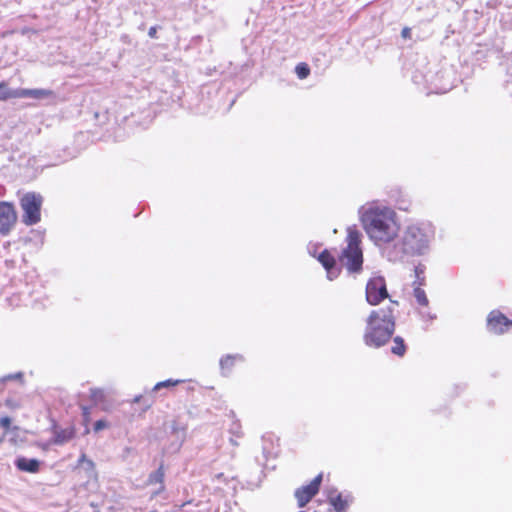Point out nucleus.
Instances as JSON below:
<instances>
[{
	"mask_svg": "<svg viewBox=\"0 0 512 512\" xmlns=\"http://www.w3.org/2000/svg\"><path fill=\"white\" fill-rule=\"evenodd\" d=\"M363 229L377 245L393 241L399 233L397 215L387 206L372 204L361 215Z\"/></svg>",
	"mask_w": 512,
	"mask_h": 512,
	"instance_id": "nucleus-1",
	"label": "nucleus"
},
{
	"mask_svg": "<svg viewBox=\"0 0 512 512\" xmlns=\"http://www.w3.org/2000/svg\"><path fill=\"white\" fill-rule=\"evenodd\" d=\"M397 301L372 310L366 318L363 341L368 347L380 348L392 338L396 328Z\"/></svg>",
	"mask_w": 512,
	"mask_h": 512,
	"instance_id": "nucleus-2",
	"label": "nucleus"
},
{
	"mask_svg": "<svg viewBox=\"0 0 512 512\" xmlns=\"http://www.w3.org/2000/svg\"><path fill=\"white\" fill-rule=\"evenodd\" d=\"M361 234L356 229H349L346 236V247L339 255V261L349 273H360L363 265V252L360 246Z\"/></svg>",
	"mask_w": 512,
	"mask_h": 512,
	"instance_id": "nucleus-3",
	"label": "nucleus"
},
{
	"mask_svg": "<svg viewBox=\"0 0 512 512\" xmlns=\"http://www.w3.org/2000/svg\"><path fill=\"white\" fill-rule=\"evenodd\" d=\"M434 231L429 225H411L403 237V249L409 254H422L433 238Z\"/></svg>",
	"mask_w": 512,
	"mask_h": 512,
	"instance_id": "nucleus-4",
	"label": "nucleus"
},
{
	"mask_svg": "<svg viewBox=\"0 0 512 512\" xmlns=\"http://www.w3.org/2000/svg\"><path fill=\"white\" fill-rule=\"evenodd\" d=\"M43 202V196L34 191L26 192L19 198L21 221L24 225L34 226L41 221Z\"/></svg>",
	"mask_w": 512,
	"mask_h": 512,
	"instance_id": "nucleus-5",
	"label": "nucleus"
},
{
	"mask_svg": "<svg viewBox=\"0 0 512 512\" xmlns=\"http://www.w3.org/2000/svg\"><path fill=\"white\" fill-rule=\"evenodd\" d=\"M366 300L370 305L376 306L389 297L384 277L376 276L366 284Z\"/></svg>",
	"mask_w": 512,
	"mask_h": 512,
	"instance_id": "nucleus-6",
	"label": "nucleus"
},
{
	"mask_svg": "<svg viewBox=\"0 0 512 512\" xmlns=\"http://www.w3.org/2000/svg\"><path fill=\"white\" fill-rule=\"evenodd\" d=\"M17 212L11 202L0 201V236H8L17 223Z\"/></svg>",
	"mask_w": 512,
	"mask_h": 512,
	"instance_id": "nucleus-7",
	"label": "nucleus"
},
{
	"mask_svg": "<svg viewBox=\"0 0 512 512\" xmlns=\"http://www.w3.org/2000/svg\"><path fill=\"white\" fill-rule=\"evenodd\" d=\"M322 479L323 475L320 473L309 484L295 490L294 495L299 508L305 507L319 492Z\"/></svg>",
	"mask_w": 512,
	"mask_h": 512,
	"instance_id": "nucleus-8",
	"label": "nucleus"
},
{
	"mask_svg": "<svg viewBox=\"0 0 512 512\" xmlns=\"http://www.w3.org/2000/svg\"><path fill=\"white\" fill-rule=\"evenodd\" d=\"M486 325L490 333L501 335L512 328V320L495 309L488 314Z\"/></svg>",
	"mask_w": 512,
	"mask_h": 512,
	"instance_id": "nucleus-9",
	"label": "nucleus"
},
{
	"mask_svg": "<svg viewBox=\"0 0 512 512\" xmlns=\"http://www.w3.org/2000/svg\"><path fill=\"white\" fill-rule=\"evenodd\" d=\"M51 91L45 89H16L7 90L5 93L0 94V101H6L11 98H44L50 96Z\"/></svg>",
	"mask_w": 512,
	"mask_h": 512,
	"instance_id": "nucleus-10",
	"label": "nucleus"
},
{
	"mask_svg": "<svg viewBox=\"0 0 512 512\" xmlns=\"http://www.w3.org/2000/svg\"><path fill=\"white\" fill-rule=\"evenodd\" d=\"M317 259L322 264V266L325 268V270L327 272V276L330 280H333L336 277H338V275L340 273V269L336 265L335 256L328 249H324L318 255Z\"/></svg>",
	"mask_w": 512,
	"mask_h": 512,
	"instance_id": "nucleus-11",
	"label": "nucleus"
},
{
	"mask_svg": "<svg viewBox=\"0 0 512 512\" xmlns=\"http://www.w3.org/2000/svg\"><path fill=\"white\" fill-rule=\"evenodd\" d=\"M329 504L336 512H348L352 497L349 494H342L337 490H331L327 496Z\"/></svg>",
	"mask_w": 512,
	"mask_h": 512,
	"instance_id": "nucleus-12",
	"label": "nucleus"
},
{
	"mask_svg": "<svg viewBox=\"0 0 512 512\" xmlns=\"http://www.w3.org/2000/svg\"><path fill=\"white\" fill-rule=\"evenodd\" d=\"M15 466L18 470L28 473H37L40 470L39 460L26 457H18L15 461Z\"/></svg>",
	"mask_w": 512,
	"mask_h": 512,
	"instance_id": "nucleus-13",
	"label": "nucleus"
},
{
	"mask_svg": "<svg viewBox=\"0 0 512 512\" xmlns=\"http://www.w3.org/2000/svg\"><path fill=\"white\" fill-rule=\"evenodd\" d=\"M243 357L241 355H226L221 358L220 366L223 374H229L233 368L243 362Z\"/></svg>",
	"mask_w": 512,
	"mask_h": 512,
	"instance_id": "nucleus-14",
	"label": "nucleus"
},
{
	"mask_svg": "<svg viewBox=\"0 0 512 512\" xmlns=\"http://www.w3.org/2000/svg\"><path fill=\"white\" fill-rule=\"evenodd\" d=\"M76 435V428L74 425H69L65 428L56 430L55 443L63 444L72 440Z\"/></svg>",
	"mask_w": 512,
	"mask_h": 512,
	"instance_id": "nucleus-15",
	"label": "nucleus"
},
{
	"mask_svg": "<svg viewBox=\"0 0 512 512\" xmlns=\"http://www.w3.org/2000/svg\"><path fill=\"white\" fill-rule=\"evenodd\" d=\"M425 284V278H422L420 282H417V285L414 287L413 295L418 303V305L422 307H427L429 304L428 297L422 286Z\"/></svg>",
	"mask_w": 512,
	"mask_h": 512,
	"instance_id": "nucleus-16",
	"label": "nucleus"
},
{
	"mask_svg": "<svg viewBox=\"0 0 512 512\" xmlns=\"http://www.w3.org/2000/svg\"><path fill=\"white\" fill-rule=\"evenodd\" d=\"M407 346L402 337L396 336L393 338V343L391 346V353L397 357H403L406 353Z\"/></svg>",
	"mask_w": 512,
	"mask_h": 512,
	"instance_id": "nucleus-17",
	"label": "nucleus"
},
{
	"mask_svg": "<svg viewBox=\"0 0 512 512\" xmlns=\"http://www.w3.org/2000/svg\"><path fill=\"white\" fill-rule=\"evenodd\" d=\"M164 476H165L164 466H163V464H161L155 472H153L149 475L148 484L159 483V484L163 485ZM161 489L163 490L164 486H161Z\"/></svg>",
	"mask_w": 512,
	"mask_h": 512,
	"instance_id": "nucleus-18",
	"label": "nucleus"
},
{
	"mask_svg": "<svg viewBox=\"0 0 512 512\" xmlns=\"http://www.w3.org/2000/svg\"><path fill=\"white\" fill-rule=\"evenodd\" d=\"M90 400L94 405H98L105 401V393L102 389L93 388L90 390Z\"/></svg>",
	"mask_w": 512,
	"mask_h": 512,
	"instance_id": "nucleus-19",
	"label": "nucleus"
},
{
	"mask_svg": "<svg viewBox=\"0 0 512 512\" xmlns=\"http://www.w3.org/2000/svg\"><path fill=\"white\" fill-rule=\"evenodd\" d=\"M295 72L299 79H305L310 75V68L307 63L301 62L296 65Z\"/></svg>",
	"mask_w": 512,
	"mask_h": 512,
	"instance_id": "nucleus-20",
	"label": "nucleus"
},
{
	"mask_svg": "<svg viewBox=\"0 0 512 512\" xmlns=\"http://www.w3.org/2000/svg\"><path fill=\"white\" fill-rule=\"evenodd\" d=\"M184 380H172V379H168V380H165V381H161V382H158L154 387H153V390L154 391H157L161 388H167V387H173V386H176L180 383H183Z\"/></svg>",
	"mask_w": 512,
	"mask_h": 512,
	"instance_id": "nucleus-21",
	"label": "nucleus"
},
{
	"mask_svg": "<svg viewBox=\"0 0 512 512\" xmlns=\"http://www.w3.org/2000/svg\"><path fill=\"white\" fill-rule=\"evenodd\" d=\"M78 466L85 464L86 468L92 472H95V463L88 459L85 453H82L77 461Z\"/></svg>",
	"mask_w": 512,
	"mask_h": 512,
	"instance_id": "nucleus-22",
	"label": "nucleus"
},
{
	"mask_svg": "<svg viewBox=\"0 0 512 512\" xmlns=\"http://www.w3.org/2000/svg\"><path fill=\"white\" fill-rule=\"evenodd\" d=\"M81 410H82V416H83V423L84 425L87 427L91 421V412H90V407L88 406H82L81 407Z\"/></svg>",
	"mask_w": 512,
	"mask_h": 512,
	"instance_id": "nucleus-23",
	"label": "nucleus"
},
{
	"mask_svg": "<svg viewBox=\"0 0 512 512\" xmlns=\"http://www.w3.org/2000/svg\"><path fill=\"white\" fill-rule=\"evenodd\" d=\"M4 405L9 409H18L20 408V402L14 399H6Z\"/></svg>",
	"mask_w": 512,
	"mask_h": 512,
	"instance_id": "nucleus-24",
	"label": "nucleus"
},
{
	"mask_svg": "<svg viewBox=\"0 0 512 512\" xmlns=\"http://www.w3.org/2000/svg\"><path fill=\"white\" fill-rule=\"evenodd\" d=\"M0 427H2L5 431L10 430L11 419L8 416L1 417L0 418Z\"/></svg>",
	"mask_w": 512,
	"mask_h": 512,
	"instance_id": "nucleus-25",
	"label": "nucleus"
},
{
	"mask_svg": "<svg viewBox=\"0 0 512 512\" xmlns=\"http://www.w3.org/2000/svg\"><path fill=\"white\" fill-rule=\"evenodd\" d=\"M108 427V423L105 420H97L94 424V431L99 432Z\"/></svg>",
	"mask_w": 512,
	"mask_h": 512,
	"instance_id": "nucleus-26",
	"label": "nucleus"
},
{
	"mask_svg": "<svg viewBox=\"0 0 512 512\" xmlns=\"http://www.w3.org/2000/svg\"><path fill=\"white\" fill-rule=\"evenodd\" d=\"M401 36L404 39H410L411 38V29L409 27H404L401 31Z\"/></svg>",
	"mask_w": 512,
	"mask_h": 512,
	"instance_id": "nucleus-27",
	"label": "nucleus"
},
{
	"mask_svg": "<svg viewBox=\"0 0 512 512\" xmlns=\"http://www.w3.org/2000/svg\"><path fill=\"white\" fill-rule=\"evenodd\" d=\"M148 35L150 38H156L157 37V27L156 26L150 27L148 30Z\"/></svg>",
	"mask_w": 512,
	"mask_h": 512,
	"instance_id": "nucleus-28",
	"label": "nucleus"
},
{
	"mask_svg": "<svg viewBox=\"0 0 512 512\" xmlns=\"http://www.w3.org/2000/svg\"><path fill=\"white\" fill-rule=\"evenodd\" d=\"M415 273H416L418 282H420L423 278V277H420V275L424 273V269L422 267L418 266L415 268Z\"/></svg>",
	"mask_w": 512,
	"mask_h": 512,
	"instance_id": "nucleus-29",
	"label": "nucleus"
},
{
	"mask_svg": "<svg viewBox=\"0 0 512 512\" xmlns=\"http://www.w3.org/2000/svg\"><path fill=\"white\" fill-rule=\"evenodd\" d=\"M7 90H9L7 88V83L6 82H0V94L1 93H5Z\"/></svg>",
	"mask_w": 512,
	"mask_h": 512,
	"instance_id": "nucleus-30",
	"label": "nucleus"
},
{
	"mask_svg": "<svg viewBox=\"0 0 512 512\" xmlns=\"http://www.w3.org/2000/svg\"><path fill=\"white\" fill-rule=\"evenodd\" d=\"M4 439H5L4 435L0 437V444L4 441Z\"/></svg>",
	"mask_w": 512,
	"mask_h": 512,
	"instance_id": "nucleus-31",
	"label": "nucleus"
},
{
	"mask_svg": "<svg viewBox=\"0 0 512 512\" xmlns=\"http://www.w3.org/2000/svg\"><path fill=\"white\" fill-rule=\"evenodd\" d=\"M88 433H89V429H88V428H86V430H85V434H88Z\"/></svg>",
	"mask_w": 512,
	"mask_h": 512,
	"instance_id": "nucleus-32",
	"label": "nucleus"
},
{
	"mask_svg": "<svg viewBox=\"0 0 512 512\" xmlns=\"http://www.w3.org/2000/svg\"><path fill=\"white\" fill-rule=\"evenodd\" d=\"M150 512H157V511L153 510V511H150Z\"/></svg>",
	"mask_w": 512,
	"mask_h": 512,
	"instance_id": "nucleus-33",
	"label": "nucleus"
}]
</instances>
